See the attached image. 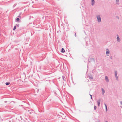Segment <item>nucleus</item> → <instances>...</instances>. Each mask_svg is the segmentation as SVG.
Listing matches in <instances>:
<instances>
[{
	"label": "nucleus",
	"mask_w": 122,
	"mask_h": 122,
	"mask_svg": "<svg viewBox=\"0 0 122 122\" xmlns=\"http://www.w3.org/2000/svg\"><path fill=\"white\" fill-rule=\"evenodd\" d=\"M97 21L98 22L100 23L101 22V18L99 15L97 16Z\"/></svg>",
	"instance_id": "nucleus-1"
},
{
	"label": "nucleus",
	"mask_w": 122,
	"mask_h": 122,
	"mask_svg": "<svg viewBox=\"0 0 122 122\" xmlns=\"http://www.w3.org/2000/svg\"><path fill=\"white\" fill-rule=\"evenodd\" d=\"M117 71H114V75L116 77V80L117 81H118V76H117Z\"/></svg>",
	"instance_id": "nucleus-2"
},
{
	"label": "nucleus",
	"mask_w": 122,
	"mask_h": 122,
	"mask_svg": "<svg viewBox=\"0 0 122 122\" xmlns=\"http://www.w3.org/2000/svg\"><path fill=\"white\" fill-rule=\"evenodd\" d=\"M88 61L89 62H93L94 63L95 62V60L94 58H91L88 60Z\"/></svg>",
	"instance_id": "nucleus-3"
},
{
	"label": "nucleus",
	"mask_w": 122,
	"mask_h": 122,
	"mask_svg": "<svg viewBox=\"0 0 122 122\" xmlns=\"http://www.w3.org/2000/svg\"><path fill=\"white\" fill-rule=\"evenodd\" d=\"M106 50V55L107 56H109V55L110 54V51L108 49H107Z\"/></svg>",
	"instance_id": "nucleus-4"
},
{
	"label": "nucleus",
	"mask_w": 122,
	"mask_h": 122,
	"mask_svg": "<svg viewBox=\"0 0 122 122\" xmlns=\"http://www.w3.org/2000/svg\"><path fill=\"white\" fill-rule=\"evenodd\" d=\"M101 101V99H99L97 101V104L98 107L100 106V102Z\"/></svg>",
	"instance_id": "nucleus-5"
},
{
	"label": "nucleus",
	"mask_w": 122,
	"mask_h": 122,
	"mask_svg": "<svg viewBox=\"0 0 122 122\" xmlns=\"http://www.w3.org/2000/svg\"><path fill=\"white\" fill-rule=\"evenodd\" d=\"M117 41L118 42H119L121 41L119 37L118 36V35H117Z\"/></svg>",
	"instance_id": "nucleus-6"
},
{
	"label": "nucleus",
	"mask_w": 122,
	"mask_h": 122,
	"mask_svg": "<svg viewBox=\"0 0 122 122\" xmlns=\"http://www.w3.org/2000/svg\"><path fill=\"white\" fill-rule=\"evenodd\" d=\"M105 80L107 82H108L109 81V80L108 79V77L107 76H105Z\"/></svg>",
	"instance_id": "nucleus-7"
},
{
	"label": "nucleus",
	"mask_w": 122,
	"mask_h": 122,
	"mask_svg": "<svg viewBox=\"0 0 122 122\" xmlns=\"http://www.w3.org/2000/svg\"><path fill=\"white\" fill-rule=\"evenodd\" d=\"M92 0V3L91 5L92 6H93L95 4V1L94 0Z\"/></svg>",
	"instance_id": "nucleus-8"
},
{
	"label": "nucleus",
	"mask_w": 122,
	"mask_h": 122,
	"mask_svg": "<svg viewBox=\"0 0 122 122\" xmlns=\"http://www.w3.org/2000/svg\"><path fill=\"white\" fill-rule=\"evenodd\" d=\"M116 3L117 5H119V0H116Z\"/></svg>",
	"instance_id": "nucleus-9"
},
{
	"label": "nucleus",
	"mask_w": 122,
	"mask_h": 122,
	"mask_svg": "<svg viewBox=\"0 0 122 122\" xmlns=\"http://www.w3.org/2000/svg\"><path fill=\"white\" fill-rule=\"evenodd\" d=\"M104 105L105 106V107L106 108V112H107V105H106L105 103H104Z\"/></svg>",
	"instance_id": "nucleus-10"
},
{
	"label": "nucleus",
	"mask_w": 122,
	"mask_h": 122,
	"mask_svg": "<svg viewBox=\"0 0 122 122\" xmlns=\"http://www.w3.org/2000/svg\"><path fill=\"white\" fill-rule=\"evenodd\" d=\"M101 89H102V94L103 95L105 92V91L103 88H102Z\"/></svg>",
	"instance_id": "nucleus-11"
},
{
	"label": "nucleus",
	"mask_w": 122,
	"mask_h": 122,
	"mask_svg": "<svg viewBox=\"0 0 122 122\" xmlns=\"http://www.w3.org/2000/svg\"><path fill=\"white\" fill-rule=\"evenodd\" d=\"M89 78L90 79H93V77L92 76H89Z\"/></svg>",
	"instance_id": "nucleus-12"
},
{
	"label": "nucleus",
	"mask_w": 122,
	"mask_h": 122,
	"mask_svg": "<svg viewBox=\"0 0 122 122\" xmlns=\"http://www.w3.org/2000/svg\"><path fill=\"white\" fill-rule=\"evenodd\" d=\"M61 52L62 53H64L65 52V51L63 48H62L61 49Z\"/></svg>",
	"instance_id": "nucleus-13"
},
{
	"label": "nucleus",
	"mask_w": 122,
	"mask_h": 122,
	"mask_svg": "<svg viewBox=\"0 0 122 122\" xmlns=\"http://www.w3.org/2000/svg\"><path fill=\"white\" fill-rule=\"evenodd\" d=\"M62 78L64 81H65L66 80V78L65 76H62Z\"/></svg>",
	"instance_id": "nucleus-14"
},
{
	"label": "nucleus",
	"mask_w": 122,
	"mask_h": 122,
	"mask_svg": "<svg viewBox=\"0 0 122 122\" xmlns=\"http://www.w3.org/2000/svg\"><path fill=\"white\" fill-rule=\"evenodd\" d=\"M16 20L17 21V22L19 21L20 20L19 18H17L16 19Z\"/></svg>",
	"instance_id": "nucleus-15"
},
{
	"label": "nucleus",
	"mask_w": 122,
	"mask_h": 122,
	"mask_svg": "<svg viewBox=\"0 0 122 122\" xmlns=\"http://www.w3.org/2000/svg\"><path fill=\"white\" fill-rule=\"evenodd\" d=\"M10 84V83L9 82H7L5 83V84L7 85H9Z\"/></svg>",
	"instance_id": "nucleus-16"
},
{
	"label": "nucleus",
	"mask_w": 122,
	"mask_h": 122,
	"mask_svg": "<svg viewBox=\"0 0 122 122\" xmlns=\"http://www.w3.org/2000/svg\"><path fill=\"white\" fill-rule=\"evenodd\" d=\"M16 28V26H15L14 27V28L13 29V30H15Z\"/></svg>",
	"instance_id": "nucleus-17"
},
{
	"label": "nucleus",
	"mask_w": 122,
	"mask_h": 122,
	"mask_svg": "<svg viewBox=\"0 0 122 122\" xmlns=\"http://www.w3.org/2000/svg\"><path fill=\"white\" fill-rule=\"evenodd\" d=\"M16 25V26H17V27H18L19 26V24H17Z\"/></svg>",
	"instance_id": "nucleus-18"
},
{
	"label": "nucleus",
	"mask_w": 122,
	"mask_h": 122,
	"mask_svg": "<svg viewBox=\"0 0 122 122\" xmlns=\"http://www.w3.org/2000/svg\"><path fill=\"white\" fill-rule=\"evenodd\" d=\"M97 108V107L96 106H94V108L95 110L96 109V108Z\"/></svg>",
	"instance_id": "nucleus-19"
},
{
	"label": "nucleus",
	"mask_w": 122,
	"mask_h": 122,
	"mask_svg": "<svg viewBox=\"0 0 122 122\" xmlns=\"http://www.w3.org/2000/svg\"><path fill=\"white\" fill-rule=\"evenodd\" d=\"M120 103L122 105V101H120Z\"/></svg>",
	"instance_id": "nucleus-20"
},
{
	"label": "nucleus",
	"mask_w": 122,
	"mask_h": 122,
	"mask_svg": "<svg viewBox=\"0 0 122 122\" xmlns=\"http://www.w3.org/2000/svg\"><path fill=\"white\" fill-rule=\"evenodd\" d=\"M18 17L19 18H21V16H20V15H19L18 16Z\"/></svg>",
	"instance_id": "nucleus-21"
},
{
	"label": "nucleus",
	"mask_w": 122,
	"mask_h": 122,
	"mask_svg": "<svg viewBox=\"0 0 122 122\" xmlns=\"http://www.w3.org/2000/svg\"><path fill=\"white\" fill-rule=\"evenodd\" d=\"M110 58L111 59H112V56H111L110 57Z\"/></svg>",
	"instance_id": "nucleus-22"
},
{
	"label": "nucleus",
	"mask_w": 122,
	"mask_h": 122,
	"mask_svg": "<svg viewBox=\"0 0 122 122\" xmlns=\"http://www.w3.org/2000/svg\"><path fill=\"white\" fill-rule=\"evenodd\" d=\"M75 37H76V33H75Z\"/></svg>",
	"instance_id": "nucleus-23"
},
{
	"label": "nucleus",
	"mask_w": 122,
	"mask_h": 122,
	"mask_svg": "<svg viewBox=\"0 0 122 122\" xmlns=\"http://www.w3.org/2000/svg\"><path fill=\"white\" fill-rule=\"evenodd\" d=\"M22 14V13H20V14H19V15H21V14Z\"/></svg>",
	"instance_id": "nucleus-24"
},
{
	"label": "nucleus",
	"mask_w": 122,
	"mask_h": 122,
	"mask_svg": "<svg viewBox=\"0 0 122 122\" xmlns=\"http://www.w3.org/2000/svg\"><path fill=\"white\" fill-rule=\"evenodd\" d=\"M86 46H87L88 45V44H87V43L86 42Z\"/></svg>",
	"instance_id": "nucleus-25"
},
{
	"label": "nucleus",
	"mask_w": 122,
	"mask_h": 122,
	"mask_svg": "<svg viewBox=\"0 0 122 122\" xmlns=\"http://www.w3.org/2000/svg\"><path fill=\"white\" fill-rule=\"evenodd\" d=\"M33 113V112H30V114H32V113Z\"/></svg>",
	"instance_id": "nucleus-26"
},
{
	"label": "nucleus",
	"mask_w": 122,
	"mask_h": 122,
	"mask_svg": "<svg viewBox=\"0 0 122 122\" xmlns=\"http://www.w3.org/2000/svg\"><path fill=\"white\" fill-rule=\"evenodd\" d=\"M30 111V110H27L28 111V112H29Z\"/></svg>",
	"instance_id": "nucleus-27"
},
{
	"label": "nucleus",
	"mask_w": 122,
	"mask_h": 122,
	"mask_svg": "<svg viewBox=\"0 0 122 122\" xmlns=\"http://www.w3.org/2000/svg\"><path fill=\"white\" fill-rule=\"evenodd\" d=\"M91 99H92V96H91Z\"/></svg>",
	"instance_id": "nucleus-28"
},
{
	"label": "nucleus",
	"mask_w": 122,
	"mask_h": 122,
	"mask_svg": "<svg viewBox=\"0 0 122 122\" xmlns=\"http://www.w3.org/2000/svg\"><path fill=\"white\" fill-rule=\"evenodd\" d=\"M38 91H39V90H37V92H38Z\"/></svg>",
	"instance_id": "nucleus-29"
},
{
	"label": "nucleus",
	"mask_w": 122,
	"mask_h": 122,
	"mask_svg": "<svg viewBox=\"0 0 122 122\" xmlns=\"http://www.w3.org/2000/svg\"><path fill=\"white\" fill-rule=\"evenodd\" d=\"M90 96H91H91H92V95H91L90 94Z\"/></svg>",
	"instance_id": "nucleus-30"
},
{
	"label": "nucleus",
	"mask_w": 122,
	"mask_h": 122,
	"mask_svg": "<svg viewBox=\"0 0 122 122\" xmlns=\"http://www.w3.org/2000/svg\"><path fill=\"white\" fill-rule=\"evenodd\" d=\"M5 103H6V102H7V101H5Z\"/></svg>",
	"instance_id": "nucleus-31"
},
{
	"label": "nucleus",
	"mask_w": 122,
	"mask_h": 122,
	"mask_svg": "<svg viewBox=\"0 0 122 122\" xmlns=\"http://www.w3.org/2000/svg\"><path fill=\"white\" fill-rule=\"evenodd\" d=\"M105 122H108L107 121H106Z\"/></svg>",
	"instance_id": "nucleus-32"
}]
</instances>
